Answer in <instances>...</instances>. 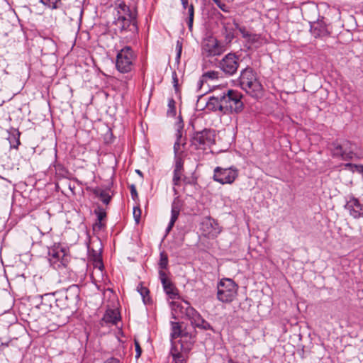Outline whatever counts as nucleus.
Segmentation results:
<instances>
[{"instance_id":"23","label":"nucleus","mask_w":363,"mask_h":363,"mask_svg":"<svg viewBox=\"0 0 363 363\" xmlns=\"http://www.w3.org/2000/svg\"><path fill=\"white\" fill-rule=\"evenodd\" d=\"M177 140L174 145V158L177 157H183V150L182 147L185 145V143H182V130L178 129L176 133Z\"/></svg>"},{"instance_id":"11","label":"nucleus","mask_w":363,"mask_h":363,"mask_svg":"<svg viewBox=\"0 0 363 363\" xmlns=\"http://www.w3.org/2000/svg\"><path fill=\"white\" fill-rule=\"evenodd\" d=\"M215 131L205 128L195 132L191 138V144L197 150H206L215 143Z\"/></svg>"},{"instance_id":"8","label":"nucleus","mask_w":363,"mask_h":363,"mask_svg":"<svg viewBox=\"0 0 363 363\" xmlns=\"http://www.w3.org/2000/svg\"><path fill=\"white\" fill-rule=\"evenodd\" d=\"M220 94L222 106H223V113H238L242 110L243 103L241 101L242 95L240 92L233 89H228Z\"/></svg>"},{"instance_id":"38","label":"nucleus","mask_w":363,"mask_h":363,"mask_svg":"<svg viewBox=\"0 0 363 363\" xmlns=\"http://www.w3.org/2000/svg\"><path fill=\"white\" fill-rule=\"evenodd\" d=\"M345 152L343 150V148L342 147V145H335V149H334V152H333V155L335 156H338V157H342L344 154H345Z\"/></svg>"},{"instance_id":"3","label":"nucleus","mask_w":363,"mask_h":363,"mask_svg":"<svg viewBox=\"0 0 363 363\" xmlns=\"http://www.w3.org/2000/svg\"><path fill=\"white\" fill-rule=\"evenodd\" d=\"M79 287L73 284L66 289L53 294L41 295L40 298L43 299L45 297H51L55 301L56 306L60 310L70 309L74 311L79 301Z\"/></svg>"},{"instance_id":"34","label":"nucleus","mask_w":363,"mask_h":363,"mask_svg":"<svg viewBox=\"0 0 363 363\" xmlns=\"http://www.w3.org/2000/svg\"><path fill=\"white\" fill-rule=\"evenodd\" d=\"M203 79H216L218 78L219 73L217 71H208L206 72H204L203 74Z\"/></svg>"},{"instance_id":"29","label":"nucleus","mask_w":363,"mask_h":363,"mask_svg":"<svg viewBox=\"0 0 363 363\" xmlns=\"http://www.w3.org/2000/svg\"><path fill=\"white\" fill-rule=\"evenodd\" d=\"M245 40L247 43H250L251 45H259L262 43L261 35L257 34V33H253L251 32L249 34V36L247 37V38Z\"/></svg>"},{"instance_id":"22","label":"nucleus","mask_w":363,"mask_h":363,"mask_svg":"<svg viewBox=\"0 0 363 363\" xmlns=\"http://www.w3.org/2000/svg\"><path fill=\"white\" fill-rule=\"evenodd\" d=\"M9 135L7 140L10 144L11 149L18 150L19 145H21L20 136L21 132L14 128H10L8 131Z\"/></svg>"},{"instance_id":"18","label":"nucleus","mask_w":363,"mask_h":363,"mask_svg":"<svg viewBox=\"0 0 363 363\" xmlns=\"http://www.w3.org/2000/svg\"><path fill=\"white\" fill-rule=\"evenodd\" d=\"M92 193L96 197L100 199L103 203L108 205L114 195L113 191L111 189V186H108L103 189L101 187H95L92 189Z\"/></svg>"},{"instance_id":"10","label":"nucleus","mask_w":363,"mask_h":363,"mask_svg":"<svg viewBox=\"0 0 363 363\" xmlns=\"http://www.w3.org/2000/svg\"><path fill=\"white\" fill-rule=\"evenodd\" d=\"M225 51V45L213 36L204 38L201 43V55L206 58L220 56Z\"/></svg>"},{"instance_id":"39","label":"nucleus","mask_w":363,"mask_h":363,"mask_svg":"<svg viewBox=\"0 0 363 363\" xmlns=\"http://www.w3.org/2000/svg\"><path fill=\"white\" fill-rule=\"evenodd\" d=\"M172 83H173V86L175 89V91L177 93L179 92V79H178L177 74L176 72H172Z\"/></svg>"},{"instance_id":"44","label":"nucleus","mask_w":363,"mask_h":363,"mask_svg":"<svg viewBox=\"0 0 363 363\" xmlns=\"http://www.w3.org/2000/svg\"><path fill=\"white\" fill-rule=\"evenodd\" d=\"M182 44L177 41V45H176V50H177V58L179 59L182 54Z\"/></svg>"},{"instance_id":"28","label":"nucleus","mask_w":363,"mask_h":363,"mask_svg":"<svg viewBox=\"0 0 363 363\" xmlns=\"http://www.w3.org/2000/svg\"><path fill=\"white\" fill-rule=\"evenodd\" d=\"M176 114V101L172 97H171L168 99L167 116L168 117H174Z\"/></svg>"},{"instance_id":"2","label":"nucleus","mask_w":363,"mask_h":363,"mask_svg":"<svg viewBox=\"0 0 363 363\" xmlns=\"http://www.w3.org/2000/svg\"><path fill=\"white\" fill-rule=\"evenodd\" d=\"M119 8L124 13V15H120L115 21V30L118 32L128 43L135 40L138 35L137 21L129 7L125 4H120Z\"/></svg>"},{"instance_id":"52","label":"nucleus","mask_w":363,"mask_h":363,"mask_svg":"<svg viewBox=\"0 0 363 363\" xmlns=\"http://www.w3.org/2000/svg\"><path fill=\"white\" fill-rule=\"evenodd\" d=\"M9 345V343H1L2 347H7Z\"/></svg>"},{"instance_id":"19","label":"nucleus","mask_w":363,"mask_h":363,"mask_svg":"<svg viewBox=\"0 0 363 363\" xmlns=\"http://www.w3.org/2000/svg\"><path fill=\"white\" fill-rule=\"evenodd\" d=\"M184 172L183 157L174 158V168L173 172L172 182L174 186H179Z\"/></svg>"},{"instance_id":"41","label":"nucleus","mask_w":363,"mask_h":363,"mask_svg":"<svg viewBox=\"0 0 363 363\" xmlns=\"http://www.w3.org/2000/svg\"><path fill=\"white\" fill-rule=\"evenodd\" d=\"M130 195H131V198L134 201H136L138 199V192H137V189H136V187L134 184H131L130 186Z\"/></svg>"},{"instance_id":"48","label":"nucleus","mask_w":363,"mask_h":363,"mask_svg":"<svg viewBox=\"0 0 363 363\" xmlns=\"http://www.w3.org/2000/svg\"><path fill=\"white\" fill-rule=\"evenodd\" d=\"M181 3H182V8L184 9H187V11L189 10V6L190 4H189V0H181Z\"/></svg>"},{"instance_id":"31","label":"nucleus","mask_w":363,"mask_h":363,"mask_svg":"<svg viewBox=\"0 0 363 363\" xmlns=\"http://www.w3.org/2000/svg\"><path fill=\"white\" fill-rule=\"evenodd\" d=\"M233 24H234V26H235V28L238 30H239V32L240 33V34L242 35V37L244 38V39H246L247 37L249 36V34L250 33V32L247 29V28L245 26H240L238 22H236V21H233Z\"/></svg>"},{"instance_id":"26","label":"nucleus","mask_w":363,"mask_h":363,"mask_svg":"<svg viewBox=\"0 0 363 363\" xmlns=\"http://www.w3.org/2000/svg\"><path fill=\"white\" fill-rule=\"evenodd\" d=\"M137 291L142 296L145 304L150 303L152 302L150 297V291L147 287L144 286L142 284H140L137 287Z\"/></svg>"},{"instance_id":"16","label":"nucleus","mask_w":363,"mask_h":363,"mask_svg":"<svg viewBox=\"0 0 363 363\" xmlns=\"http://www.w3.org/2000/svg\"><path fill=\"white\" fill-rule=\"evenodd\" d=\"M310 31L311 35L315 38H325L330 35L326 23L323 21H318L311 24Z\"/></svg>"},{"instance_id":"21","label":"nucleus","mask_w":363,"mask_h":363,"mask_svg":"<svg viewBox=\"0 0 363 363\" xmlns=\"http://www.w3.org/2000/svg\"><path fill=\"white\" fill-rule=\"evenodd\" d=\"M181 211V206L179 203V201H176L175 200L172 203V209H171V218L169 222V224L166 228V233L168 234L172 229L174 225L175 222L178 219Z\"/></svg>"},{"instance_id":"7","label":"nucleus","mask_w":363,"mask_h":363,"mask_svg":"<svg viewBox=\"0 0 363 363\" xmlns=\"http://www.w3.org/2000/svg\"><path fill=\"white\" fill-rule=\"evenodd\" d=\"M48 259L51 267L55 269H60L67 267L70 256L65 247L60 243H55L48 247Z\"/></svg>"},{"instance_id":"45","label":"nucleus","mask_w":363,"mask_h":363,"mask_svg":"<svg viewBox=\"0 0 363 363\" xmlns=\"http://www.w3.org/2000/svg\"><path fill=\"white\" fill-rule=\"evenodd\" d=\"M225 38L228 42H231L235 38L234 32H230L225 34Z\"/></svg>"},{"instance_id":"33","label":"nucleus","mask_w":363,"mask_h":363,"mask_svg":"<svg viewBox=\"0 0 363 363\" xmlns=\"http://www.w3.org/2000/svg\"><path fill=\"white\" fill-rule=\"evenodd\" d=\"M94 214L97 217V220H105L107 216L106 210L101 206H98L94 210Z\"/></svg>"},{"instance_id":"9","label":"nucleus","mask_w":363,"mask_h":363,"mask_svg":"<svg viewBox=\"0 0 363 363\" xmlns=\"http://www.w3.org/2000/svg\"><path fill=\"white\" fill-rule=\"evenodd\" d=\"M238 285L231 279H223L218 284L217 298L223 303H230L237 295Z\"/></svg>"},{"instance_id":"55","label":"nucleus","mask_w":363,"mask_h":363,"mask_svg":"<svg viewBox=\"0 0 363 363\" xmlns=\"http://www.w3.org/2000/svg\"><path fill=\"white\" fill-rule=\"evenodd\" d=\"M100 264L101 265V267H104V264L102 262H100Z\"/></svg>"},{"instance_id":"47","label":"nucleus","mask_w":363,"mask_h":363,"mask_svg":"<svg viewBox=\"0 0 363 363\" xmlns=\"http://www.w3.org/2000/svg\"><path fill=\"white\" fill-rule=\"evenodd\" d=\"M104 363H120L119 359L115 357H111L106 359Z\"/></svg>"},{"instance_id":"40","label":"nucleus","mask_w":363,"mask_h":363,"mask_svg":"<svg viewBox=\"0 0 363 363\" xmlns=\"http://www.w3.org/2000/svg\"><path fill=\"white\" fill-rule=\"evenodd\" d=\"M106 227L105 220H96V222L94 224L93 229L94 230H101Z\"/></svg>"},{"instance_id":"1","label":"nucleus","mask_w":363,"mask_h":363,"mask_svg":"<svg viewBox=\"0 0 363 363\" xmlns=\"http://www.w3.org/2000/svg\"><path fill=\"white\" fill-rule=\"evenodd\" d=\"M172 318L174 319L186 318L190 320L191 325L204 330H213V327L204 320L201 314L194 308L188 301L170 303Z\"/></svg>"},{"instance_id":"12","label":"nucleus","mask_w":363,"mask_h":363,"mask_svg":"<svg viewBox=\"0 0 363 363\" xmlns=\"http://www.w3.org/2000/svg\"><path fill=\"white\" fill-rule=\"evenodd\" d=\"M238 169L231 166L228 168L216 167L213 170V179L220 184H232L238 177Z\"/></svg>"},{"instance_id":"25","label":"nucleus","mask_w":363,"mask_h":363,"mask_svg":"<svg viewBox=\"0 0 363 363\" xmlns=\"http://www.w3.org/2000/svg\"><path fill=\"white\" fill-rule=\"evenodd\" d=\"M162 286L164 292L169 298L175 299L179 298L178 289L171 280L162 284Z\"/></svg>"},{"instance_id":"43","label":"nucleus","mask_w":363,"mask_h":363,"mask_svg":"<svg viewBox=\"0 0 363 363\" xmlns=\"http://www.w3.org/2000/svg\"><path fill=\"white\" fill-rule=\"evenodd\" d=\"M135 352H136L135 358L138 359L141 356L142 349H141L140 344L138 341H135Z\"/></svg>"},{"instance_id":"30","label":"nucleus","mask_w":363,"mask_h":363,"mask_svg":"<svg viewBox=\"0 0 363 363\" xmlns=\"http://www.w3.org/2000/svg\"><path fill=\"white\" fill-rule=\"evenodd\" d=\"M188 19L186 21L189 30L192 31L193 29V23L194 18V6L192 4H191L189 6V10L187 11Z\"/></svg>"},{"instance_id":"5","label":"nucleus","mask_w":363,"mask_h":363,"mask_svg":"<svg viewBox=\"0 0 363 363\" xmlns=\"http://www.w3.org/2000/svg\"><path fill=\"white\" fill-rule=\"evenodd\" d=\"M239 83L242 89L252 97L257 98L262 94V85L252 67H247L241 71Z\"/></svg>"},{"instance_id":"49","label":"nucleus","mask_w":363,"mask_h":363,"mask_svg":"<svg viewBox=\"0 0 363 363\" xmlns=\"http://www.w3.org/2000/svg\"><path fill=\"white\" fill-rule=\"evenodd\" d=\"M204 82H206V79H203V75H202L201 79L197 82V86L199 89L201 88Z\"/></svg>"},{"instance_id":"4","label":"nucleus","mask_w":363,"mask_h":363,"mask_svg":"<svg viewBox=\"0 0 363 363\" xmlns=\"http://www.w3.org/2000/svg\"><path fill=\"white\" fill-rule=\"evenodd\" d=\"M179 338L172 342L170 354L174 363H186L188 354L195 343L196 336L186 330Z\"/></svg>"},{"instance_id":"14","label":"nucleus","mask_w":363,"mask_h":363,"mask_svg":"<svg viewBox=\"0 0 363 363\" xmlns=\"http://www.w3.org/2000/svg\"><path fill=\"white\" fill-rule=\"evenodd\" d=\"M345 209L354 219L363 218V202L356 198L353 194L345 197Z\"/></svg>"},{"instance_id":"17","label":"nucleus","mask_w":363,"mask_h":363,"mask_svg":"<svg viewBox=\"0 0 363 363\" xmlns=\"http://www.w3.org/2000/svg\"><path fill=\"white\" fill-rule=\"evenodd\" d=\"M121 314L116 309L108 308L106 311L101 320V326L104 325H116L121 320Z\"/></svg>"},{"instance_id":"51","label":"nucleus","mask_w":363,"mask_h":363,"mask_svg":"<svg viewBox=\"0 0 363 363\" xmlns=\"http://www.w3.org/2000/svg\"><path fill=\"white\" fill-rule=\"evenodd\" d=\"M228 363H239V362L234 361L232 358H229L228 360Z\"/></svg>"},{"instance_id":"13","label":"nucleus","mask_w":363,"mask_h":363,"mask_svg":"<svg viewBox=\"0 0 363 363\" xmlns=\"http://www.w3.org/2000/svg\"><path fill=\"white\" fill-rule=\"evenodd\" d=\"M239 65V57L233 52L225 55L218 62V67L228 76L235 74Z\"/></svg>"},{"instance_id":"42","label":"nucleus","mask_w":363,"mask_h":363,"mask_svg":"<svg viewBox=\"0 0 363 363\" xmlns=\"http://www.w3.org/2000/svg\"><path fill=\"white\" fill-rule=\"evenodd\" d=\"M346 167H354L359 173H363V164H354L352 163L346 164Z\"/></svg>"},{"instance_id":"20","label":"nucleus","mask_w":363,"mask_h":363,"mask_svg":"<svg viewBox=\"0 0 363 363\" xmlns=\"http://www.w3.org/2000/svg\"><path fill=\"white\" fill-rule=\"evenodd\" d=\"M220 99V94H215L211 96L206 104V110L209 111H220L223 113V106Z\"/></svg>"},{"instance_id":"50","label":"nucleus","mask_w":363,"mask_h":363,"mask_svg":"<svg viewBox=\"0 0 363 363\" xmlns=\"http://www.w3.org/2000/svg\"><path fill=\"white\" fill-rule=\"evenodd\" d=\"M223 28L225 30V33H230V32H234V29L233 28H230L227 26V25H225L223 26Z\"/></svg>"},{"instance_id":"53","label":"nucleus","mask_w":363,"mask_h":363,"mask_svg":"<svg viewBox=\"0 0 363 363\" xmlns=\"http://www.w3.org/2000/svg\"><path fill=\"white\" fill-rule=\"evenodd\" d=\"M100 264L101 265V267H104V264L102 262H100Z\"/></svg>"},{"instance_id":"37","label":"nucleus","mask_w":363,"mask_h":363,"mask_svg":"<svg viewBox=\"0 0 363 363\" xmlns=\"http://www.w3.org/2000/svg\"><path fill=\"white\" fill-rule=\"evenodd\" d=\"M158 274L162 284H164L166 282L170 281V279L167 277V275L164 272V269H160Z\"/></svg>"},{"instance_id":"35","label":"nucleus","mask_w":363,"mask_h":363,"mask_svg":"<svg viewBox=\"0 0 363 363\" xmlns=\"http://www.w3.org/2000/svg\"><path fill=\"white\" fill-rule=\"evenodd\" d=\"M216 6L223 12L225 13H229L230 12V7L226 4L223 2L221 0H212Z\"/></svg>"},{"instance_id":"54","label":"nucleus","mask_w":363,"mask_h":363,"mask_svg":"<svg viewBox=\"0 0 363 363\" xmlns=\"http://www.w3.org/2000/svg\"><path fill=\"white\" fill-rule=\"evenodd\" d=\"M100 264L101 265V267H104V264L102 262H100Z\"/></svg>"},{"instance_id":"46","label":"nucleus","mask_w":363,"mask_h":363,"mask_svg":"<svg viewBox=\"0 0 363 363\" xmlns=\"http://www.w3.org/2000/svg\"><path fill=\"white\" fill-rule=\"evenodd\" d=\"M352 155L353 153L352 152H345V154L341 157V158L345 160H351L352 158Z\"/></svg>"},{"instance_id":"32","label":"nucleus","mask_w":363,"mask_h":363,"mask_svg":"<svg viewBox=\"0 0 363 363\" xmlns=\"http://www.w3.org/2000/svg\"><path fill=\"white\" fill-rule=\"evenodd\" d=\"M168 257L167 255L162 252L160 255V261L158 263L159 268L161 269H166L168 266Z\"/></svg>"},{"instance_id":"6","label":"nucleus","mask_w":363,"mask_h":363,"mask_svg":"<svg viewBox=\"0 0 363 363\" xmlns=\"http://www.w3.org/2000/svg\"><path fill=\"white\" fill-rule=\"evenodd\" d=\"M137 52L129 45L123 46L117 50L116 57V69L120 73L128 74L135 68Z\"/></svg>"},{"instance_id":"24","label":"nucleus","mask_w":363,"mask_h":363,"mask_svg":"<svg viewBox=\"0 0 363 363\" xmlns=\"http://www.w3.org/2000/svg\"><path fill=\"white\" fill-rule=\"evenodd\" d=\"M171 342H176V339L179 337L185 331L186 329H182V325L179 322L171 321Z\"/></svg>"},{"instance_id":"27","label":"nucleus","mask_w":363,"mask_h":363,"mask_svg":"<svg viewBox=\"0 0 363 363\" xmlns=\"http://www.w3.org/2000/svg\"><path fill=\"white\" fill-rule=\"evenodd\" d=\"M40 2L52 10L60 9L62 6L61 0H40Z\"/></svg>"},{"instance_id":"15","label":"nucleus","mask_w":363,"mask_h":363,"mask_svg":"<svg viewBox=\"0 0 363 363\" xmlns=\"http://www.w3.org/2000/svg\"><path fill=\"white\" fill-rule=\"evenodd\" d=\"M201 230L204 236L212 239L216 238L221 232L218 223L211 217L204 218L201 223Z\"/></svg>"},{"instance_id":"36","label":"nucleus","mask_w":363,"mask_h":363,"mask_svg":"<svg viewBox=\"0 0 363 363\" xmlns=\"http://www.w3.org/2000/svg\"><path fill=\"white\" fill-rule=\"evenodd\" d=\"M133 217L135 223L138 224L141 217V209L139 206L133 208Z\"/></svg>"}]
</instances>
